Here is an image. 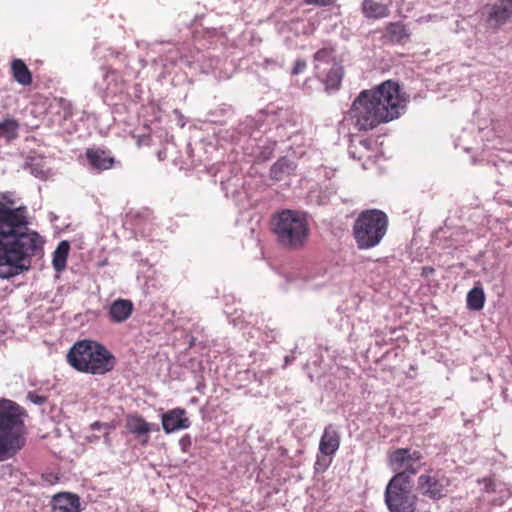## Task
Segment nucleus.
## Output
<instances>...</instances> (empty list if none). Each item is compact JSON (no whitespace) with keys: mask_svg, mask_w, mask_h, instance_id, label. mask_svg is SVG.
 I'll return each mask as SVG.
<instances>
[{"mask_svg":"<svg viewBox=\"0 0 512 512\" xmlns=\"http://www.w3.org/2000/svg\"><path fill=\"white\" fill-rule=\"evenodd\" d=\"M67 362L77 371L104 375L112 371L116 357L103 344L89 339L75 342L67 353Z\"/></svg>","mask_w":512,"mask_h":512,"instance_id":"20e7f679","label":"nucleus"},{"mask_svg":"<svg viewBox=\"0 0 512 512\" xmlns=\"http://www.w3.org/2000/svg\"><path fill=\"white\" fill-rule=\"evenodd\" d=\"M341 442V435L338 427L334 424H328L323 431L319 442V454L317 455L316 465H320L322 458L332 457L338 451Z\"/></svg>","mask_w":512,"mask_h":512,"instance_id":"f8f14e48","label":"nucleus"},{"mask_svg":"<svg viewBox=\"0 0 512 512\" xmlns=\"http://www.w3.org/2000/svg\"><path fill=\"white\" fill-rule=\"evenodd\" d=\"M306 69V62L303 59H297L292 69L293 75H298L304 72Z\"/></svg>","mask_w":512,"mask_h":512,"instance_id":"e433bc0d","label":"nucleus"},{"mask_svg":"<svg viewBox=\"0 0 512 512\" xmlns=\"http://www.w3.org/2000/svg\"><path fill=\"white\" fill-rule=\"evenodd\" d=\"M481 482L484 483V489L487 493L498 492L499 496L497 498L494 497L490 499L493 505L501 506L507 499L510 498V489L505 485H497L494 481L490 479H483Z\"/></svg>","mask_w":512,"mask_h":512,"instance_id":"412c9836","label":"nucleus"},{"mask_svg":"<svg viewBox=\"0 0 512 512\" xmlns=\"http://www.w3.org/2000/svg\"><path fill=\"white\" fill-rule=\"evenodd\" d=\"M433 272V268H430V267H424L423 268V273L424 274H428V273H432Z\"/></svg>","mask_w":512,"mask_h":512,"instance_id":"c03bdc74","label":"nucleus"},{"mask_svg":"<svg viewBox=\"0 0 512 512\" xmlns=\"http://www.w3.org/2000/svg\"><path fill=\"white\" fill-rule=\"evenodd\" d=\"M222 171H229L231 176L227 179H220V184L222 191L225 193L226 197L231 196L232 198L237 197L241 194V189L243 188V178L239 174V171L236 167H232L231 165L222 164Z\"/></svg>","mask_w":512,"mask_h":512,"instance_id":"dca6fc26","label":"nucleus"},{"mask_svg":"<svg viewBox=\"0 0 512 512\" xmlns=\"http://www.w3.org/2000/svg\"><path fill=\"white\" fill-rule=\"evenodd\" d=\"M134 311V304L129 299L118 298L108 308L109 319L113 323H123L130 318Z\"/></svg>","mask_w":512,"mask_h":512,"instance_id":"f3484780","label":"nucleus"},{"mask_svg":"<svg viewBox=\"0 0 512 512\" xmlns=\"http://www.w3.org/2000/svg\"><path fill=\"white\" fill-rule=\"evenodd\" d=\"M388 228L387 215L378 209L362 211L353 224V236L359 249L377 246Z\"/></svg>","mask_w":512,"mask_h":512,"instance_id":"0eeeda50","label":"nucleus"},{"mask_svg":"<svg viewBox=\"0 0 512 512\" xmlns=\"http://www.w3.org/2000/svg\"><path fill=\"white\" fill-rule=\"evenodd\" d=\"M70 245L67 241H61L53 252L52 265L56 272H61L66 267Z\"/></svg>","mask_w":512,"mask_h":512,"instance_id":"bb28decb","label":"nucleus"},{"mask_svg":"<svg viewBox=\"0 0 512 512\" xmlns=\"http://www.w3.org/2000/svg\"><path fill=\"white\" fill-rule=\"evenodd\" d=\"M161 422L166 434L188 429L191 426V421L186 417V410L183 408H174L163 413Z\"/></svg>","mask_w":512,"mask_h":512,"instance_id":"2eb2a0df","label":"nucleus"},{"mask_svg":"<svg viewBox=\"0 0 512 512\" xmlns=\"http://www.w3.org/2000/svg\"><path fill=\"white\" fill-rule=\"evenodd\" d=\"M105 425L106 424H103V423H100L99 421H96V422L91 424V429L98 430V429H100L101 427H103Z\"/></svg>","mask_w":512,"mask_h":512,"instance_id":"a19ab883","label":"nucleus"},{"mask_svg":"<svg viewBox=\"0 0 512 512\" xmlns=\"http://www.w3.org/2000/svg\"><path fill=\"white\" fill-rule=\"evenodd\" d=\"M115 57H116V58H121V57H123V59H125V57H126V56H124L121 52H116V53H115Z\"/></svg>","mask_w":512,"mask_h":512,"instance_id":"a18cd8bd","label":"nucleus"},{"mask_svg":"<svg viewBox=\"0 0 512 512\" xmlns=\"http://www.w3.org/2000/svg\"><path fill=\"white\" fill-rule=\"evenodd\" d=\"M512 13V0H500Z\"/></svg>","mask_w":512,"mask_h":512,"instance_id":"79ce46f5","label":"nucleus"},{"mask_svg":"<svg viewBox=\"0 0 512 512\" xmlns=\"http://www.w3.org/2000/svg\"><path fill=\"white\" fill-rule=\"evenodd\" d=\"M343 77L342 67L337 64H332L327 68L323 77H318L321 79L325 85L326 90H336L339 88L341 80Z\"/></svg>","mask_w":512,"mask_h":512,"instance_id":"b1692460","label":"nucleus"},{"mask_svg":"<svg viewBox=\"0 0 512 512\" xmlns=\"http://www.w3.org/2000/svg\"><path fill=\"white\" fill-rule=\"evenodd\" d=\"M296 353H297V347H295L292 351H291V354L290 355H286L285 358H284V365L283 367H287L288 365H290L296 358Z\"/></svg>","mask_w":512,"mask_h":512,"instance_id":"4c0bfd02","label":"nucleus"},{"mask_svg":"<svg viewBox=\"0 0 512 512\" xmlns=\"http://www.w3.org/2000/svg\"><path fill=\"white\" fill-rule=\"evenodd\" d=\"M52 512H80V498L73 493H59L52 498Z\"/></svg>","mask_w":512,"mask_h":512,"instance_id":"a211bd4d","label":"nucleus"},{"mask_svg":"<svg viewBox=\"0 0 512 512\" xmlns=\"http://www.w3.org/2000/svg\"><path fill=\"white\" fill-rule=\"evenodd\" d=\"M126 428L130 433L136 435L140 439V443L143 446H146L149 443L150 432H158L160 430L158 424L147 422L139 414H132L127 417Z\"/></svg>","mask_w":512,"mask_h":512,"instance_id":"ddd939ff","label":"nucleus"},{"mask_svg":"<svg viewBox=\"0 0 512 512\" xmlns=\"http://www.w3.org/2000/svg\"><path fill=\"white\" fill-rule=\"evenodd\" d=\"M45 239L29 227L26 207L12 208L0 201V279L29 272L44 254Z\"/></svg>","mask_w":512,"mask_h":512,"instance_id":"f257e3e1","label":"nucleus"},{"mask_svg":"<svg viewBox=\"0 0 512 512\" xmlns=\"http://www.w3.org/2000/svg\"><path fill=\"white\" fill-rule=\"evenodd\" d=\"M27 399L35 405H43L47 402V397L37 393L36 391H30L27 394Z\"/></svg>","mask_w":512,"mask_h":512,"instance_id":"f704fd0d","label":"nucleus"},{"mask_svg":"<svg viewBox=\"0 0 512 512\" xmlns=\"http://www.w3.org/2000/svg\"><path fill=\"white\" fill-rule=\"evenodd\" d=\"M390 465L395 469H404L403 471H400L399 473H407L408 480H411V476L417 473V467L415 466V463L411 461L410 459H407L403 461V463L400 462H389Z\"/></svg>","mask_w":512,"mask_h":512,"instance_id":"473e14b6","label":"nucleus"},{"mask_svg":"<svg viewBox=\"0 0 512 512\" xmlns=\"http://www.w3.org/2000/svg\"><path fill=\"white\" fill-rule=\"evenodd\" d=\"M482 16L491 28H498L512 20V13L500 0L494 4L484 6Z\"/></svg>","mask_w":512,"mask_h":512,"instance_id":"4468645a","label":"nucleus"},{"mask_svg":"<svg viewBox=\"0 0 512 512\" xmlns=\"http://www.w3.org/2000/svg\"><path fill=\"white\" fill-rule=\"evenodd\" d=\"M19 123L14 118H5L0 121V138L13 140L18 137Z\"/></svg>","mask_w":512,"mask_h":512,"instance_id":"7c9ffc66","label":"nucleus"},{"mask_svg":"<svg viewBox=\"0 0 512 512\" xmlns=\"http://www.w3.org/2000/svg\"><path fill=\"white\" fill-rule=\"evenodd\" d=\"M410 37V32L402 22H390L387 24L383 38L392 44H404Z\"/></svg>","mask_w":512,"mask_h":512,"instance_id":"6ab92c4d","label":"nucleus"},{"mask_svg":"<svg viewBox=\"0 0 512 512\" xmlns=\"http://www.w3.org/2000/svg\"><path fill=\"white\" fill-rule=\"evenodd\" d=\"M105 440H106V441H109L108 434H106V436H105Z\"/></svg>","mask_w":512,"mask_h":512,"instance_id":"3c124183","label":"nucleus"},{"mask_svg":"<svg viewBox=\"0 0 512 512\" xmlns=\"http://www.w3.org/2000/svg\"><path fill=\"white\" fill-rule=\"evenodd\" d=\"M410 459L415 464L420 462L422 459L421 452L417 450H411L408 448H398L389 455V462H400Z\"/></svg>","mask_w":512,"mask_h":512,"instance_id":"c85d7f7f","label":"nucleus"},{"mask_svg":"<svg viewBox=\"0 0 512 512\" xmlns=\"http://www.w3.org/2000/svg\"><path fill=\"white\" fill-rule=\"evenodd\" d=\"M407 96L398 83L387 80L355 98L349 116L358 130H371L399 118L406 109Z\"/></svg>","mask_w":512,"mask_h":512,"instance_id":"7ed1b4c3","label":"nucleus"},{"mask_svg":"<svg viewBox=\"0 0 512 512\" xmlns=\"http://www.w3.org/2000/svg\"><path fill=\"white\" fill-rule=\"evenodd\" d=\"M26 168L37 178L43 179L46 177L45 165L41 157H29L26 162Z\"/></svg>","mask_w":512,"mask_h":512,"instance_id":"2f4dec72","label":"nucleus"},{"mask_svg":"<svg viewBox=\"0 0 512 512\" xmlns=\"http://www.w3.org/2000/svg\"><path fill=\"white\" fill-rule=\"evenodd\" d=\"M54 219H57V217L51 213V220H54Z\"/></svg>","mask_w":512,"mask_h":512,"instance_id":"8fccbe9b","label":"nucleus"},{"mask_svg":"<svg viewBox=\"0 0 512 512\" xmlns=\"http://www.w3.org/2000/svg\"><path fill=\"white\" fill-rule=\"evenodd\" d=\"M449 486V478L440 471H431L418 477L419 491L422 495L432 500H439L446 497Z\"/></svg>","mask_w":512,"mask_h":512,"instance_id":"9d476101","label":"nucleus"},{"mask_svg":"<svg viewBox=\"0 0 512 512\" xmlns=\"http://www.w3.org/2000/svg\"><path fill=\"white\" fill-rule=\"evenodd\" d=\"M348 152H349V155H350L352 158H354V159H361V157H360V156H356L355 152H354L351 148L349 149V151H348Z\"/></svg>","mask_w":512,"mask_h":512,"instance_id":"37998d69","label":"nucleus"},{"mask_svg":"<svg viewBox=\"0 0 512 512\" xmlns=\"http://www.w3.org/2000/svg\"><path fill=\"white\" fill-rule=\"evenodd\" d=\"M179 446L183 452H188L192 446V437L189 434L183 435L179 440Z\"/></svg>","mask_w":512,"mask_h":512,"instance_id":"c9c22d12","label":"nucleus"},{"mask_svg":"<svg viewBox=\"0 0 512 512\" xmlns=\"http://www.w3.org/2000/svg\"><path fill=\"white\" fill-rule=\"evenodd\" d=\"M277 131L280 139L288 137L282 133L287 127H294L291 113L286 109L266 108L257 112L254 116H247L238 125L226 131L225 139L239 146L244 154L254 157L258 162L269 160L276 147L277 141L271 137H263L264 133L271 131V127Z\"/></svg>","mask_w":512,"mask_h":512,"instance_id":"f03ea898","label":"nucleus"},{"mask_svg":"<svg viewBox=\"0 0 512 512\" xmlns=\"http://www.w3.org/2000/svg\"><path fill=\"white\" fill-rule=\"evenodd\" d=\"M332 64L331 52L328 49H320L314 54V69L316 77H323L327 68Z\"/></svg>","mask_w":512,"mask_h":512,"instance_id":"a878e982","label":"nucleus"},{"mask_svg":"<svg viewBox=\"0 0 512 512\" xmlns=\"http://www.w3.org/2000/svg\"><path fill=\"white\" fill-rule=\"evenodd\" d=\"M271 225L278 244L286 249L302 248L310 234L306 214L297 210L283 209L275 213Z\"/></svg>","mask_w":512,"mask_h":512,"instance_id":"423d86ee","label":"nucleus"},{"mask_svg":"<svg viewBox=\"0 0 512 512\" xmlns=\"http://www.w3.org/2000/svg\"><path fill=\"white\" fill-rule=\"evenodd\" d=\"M139 62L141 63V66L142 67H145L146 66V61L143 60V59H140Z\"/></svg>","mask_w":512,"mask_h":512,"instance_id":"de8ad7c7","label":"nucleus"},{"mask_svg":"<svg viewBox=\"0 0 512 512\" xmlns=\"http://www.w3.org/2000/svg\"><path fill=\"white\" fill-rule=\"evenodd\" d=\"M336 191H337V187L334 183H328L324 188H321L320 192H319V195H318V204L319 205H324L326 204L330 197L332 195H335L336 194Z\"/></svg>","mask_w":512,"mask_h":512,"instance_id":"72a5a7b5","label":"nucleus"},{"mask_svg":"<svg viewBox=\"0 0 512 512\" xmlns=\"http://www.w3.org/2000/svg\"><path fill=\"white\" fill-rule=\"evenodd\" d=\"M360 145H362L365 149H368L367 141H360Z\"/></svg>","mask_w":512,"mask_h":512,"instance_id":"49530a36","label":"nucleus"},{"mask_svg":"<svg viewBox=\"0 0 512 512\" xmlns=\"http://www.w3.org/2000/svg\"><path fill=\"white\" fill-rule=\"evenodd\" d=\"M362 10L367 18L380 19L389 15V9L385 4L373 0H364Z\"/></svg>","mask_w":512,"mask_h":512,"instance_id":"393cba45","label":"nucleus"},{"mask_svg":"<svg viewBox=\"0 0 512 512\" xmlns=\"http://www.w3.org/2000/svg\"><path fill=\"white\" fill-rule=\"evenodd\" d=\"M293 169V162L287 157H281L271 166L270 177L274 180H281L285 174H289Z\"/></svg>","mask_w":512,"mask_h":512,"instance_id":"cd10ccee","label":"nucleus"},{"mask_svg":"<svg viewBox=\"0 0 512 512\" xmlns=\"http://www.w3.org/2000/svg\"><path fill=\"white\" fill-rule=\"evenodd\" d=\"M229 110H230V109H229V107L221 108V111H222V112H228Z\"/></svg>","mask_w":512,"mask_h":512,"instance_id":"09e8293b","label":"nucleus"},{"mask_svg":"<svg viewBox=\"0 0 512 512\" xmlns=\"http://www.w3.org/2000/svg\"><path fill=\"white\" fill-rule=\"evenodd\" d=\"M99 74L100 79L94 82V89L99 96H115L123 91L125 82L116 70L101 67Z\"/></svg>","mask_w":512,"mask_h":512,"instance_id":"9b49d317","label":"nucleus"},{"mask_svg":"<svg viewBox=\"0 0 512 512\" xmlns=\"http://www.w3.org/2000/svg\"><path fill=\"white\" fill-rule=\"evenodd\" d=\"M24 415L17 403L0 400V462L14 456L24 445Z\"/></svg>","mask_w":512,"mask_h":512,"instance_id":"39448f33","label":"nucleus"},{"mask_svg":"<svg viewBox=\"0 0 512 512\" xmlns=\"http://www.w3.org/2000/svg\"><path fill=\"white\" fill-rule=\"evenodd\" d=\"M11 70L14 80L23 86L32 83V74L25 62L21 59H14L11 63Z\"/></svg>","mask_w":512,"mask_h":512,"instance_id":"4be33fe9","label":"nucleus"},{"mask_svg":"<svg viewBox=\"0 0 512 512\" xmlns=\"http://www.w3.org/2000/svg\"><path fill=\"white\" fill-rule=\"evenodd\" d=\"M178 60L188 67L198 69L204 74H208L217 69L220 63V59L212 55L209 51L202 52L197 50L190 59L187 55H180V52L176 47L169 49L167 55L160 59L164 67H167L168 63L175 65Z\"/></svg>","mask_w":512,"mask_h":512,"instance_id":"1a4fd4ad","label":"nucleus"},{"mask_svg":"<svg viewBox=\"0 0 512 512\" xmlns=\"http://www.w3.org/2000/svg\"><path fill=\"white\" fill-rule=\"evenodd\" d=\"M244 336L247 337L248 341L251 339H256L261 340L265 345H268L276 339L278 336V331L267 326L264 330L261 331L260 328L252 326L244 332ZM256 343H258V341H256Z\"/></svg>","mask_w":512,"mask_h":512,"instance_id":"5701e85b","label":"nucleus"},{"mask_svg":"<svg viewBox=\"0 0 512 512\" xmlns=\"http://www.w3.org/2000/svg\"><path fill=\"white\" fill-rule=\"evenodd\" d=\"M265 68L269 67H281V64L273 59H265L262 64Z\"/></svg>","mask_w":512,"mask_h":512,"instance_id":"58836bf2","label":"nucleus"},{"mask_svg":"<svg viewBox=\"0 0 512 512\" xmlns=\"http://www.w3.org/2000/svg\"><path fill=\"white\" fill-rule=\"evenodd\" d=\"M407 473H397L388 482L384 494L390 512H415L416 496Z\"/></svg>","mask_w":512,"mask_h":512,"instance_id":"6e6552de","label":"nucleus"},{"mask_svg":"<svg viewBox=\"0 0 512 512\" xmlns=\"http://www.w3.org/2000/svg\"><path fill=\"white\" fill-rule=\"evenodd\" d=\"M307 4H315L325 6L333 2V0H304Z\"/></svg>","mask_w":512,"mask_h":512,"instance_id":"ea45409f","label":"nucleus"},{"mask_svg":"<svg viewBox=\"0 0 512 512\" xmlns=\"http://www.w3.org/2000/svg\"><path fill=\"white\" fill-rule=\"evenodd\" d=\"M87 161L96 170L102 171L112 167L114 158L101 149H87Z\"/></svg>","mask_w":512,"mask_h":512,"instance_id":"aec40b11","label":"nucleus"},{"mask_svg":"<svg viewBox=\"0 0 512 512\" xmlns=\"http://www.w3.org/2000/svg\"><path fill=\"white\" fill-rule=\"evenodd\" d=\"M485 294L482 287L475 286L467 294V306L469 309L479 311L484 307Z\"/></svg>","mask_w":512,"mask_h":512,"instance_id":"c756f323","label":"nucleus"}]
</instances>
